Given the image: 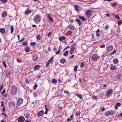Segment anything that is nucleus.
<instances>
[{"mask_svg": "<svg viewBox=\"0 0 122 122\" xmlns=\"http://www.w3.org/2000/svg\"><path fill=\"white\" fill-rule=\"evenodd\" d=\"M17 90L16 86L15 85H13L11 88V94L13 96L15 95L16 93Z\"/></svg>", "mask_w": 122, "mask_h": 122, "instance_id": "f257e3e1", "label": "nucleus"}, {"mask_svg": "<svg viewBox=\"0 0 122 122\" xmlns=\"http://www.w3.org/2000/svg\"><path fill=\"white\" fill-rule=\"evenodd\" d=\"M33 20L35 22H38L41 20V17L38 15H35L34 17Z\"/></svg>", "mask_w": 122, "mask_h": 122, "instance_id": "f03ea898", "label": "nucleus"}, {"mask_svg": "<svg viewBox=\"0 0 122 122\" xmlns=\"http://www.w3.org/2000/svg\"><path fill=\"white\" fill-rule=\"evenodd\" d=\"M115 113V112L113 110L109 111L106 112H105V114L106 116H108L109 115H112Z\"/></svg>", "mask_w": 122, "mask_h": 122, "instance_id": "7ed1b4c3", "label": "nucleus"}, {"mask_svg": "<svg viewBox=\"0 0 122 122\" xmlns=\"http://www.w3.org/2000/svg\"><path fill=\"white\" fill-rule=\"evenodd\" d=\"M23 101V99L21 98H18L17 102V106H18L21 105Z\"/></svg>", "mask_w": 122, "mask_h": 122, "instance_id": "20e7f679", "label": "nucleus"}, {"mask_svg": "<svg viewBox=\"0 0 122 122\" xmlns=\"http://www.w3.org/2000/svg\"><path fill=\"white\" fill-rule=\"evenodd\" d=\"M99 58L97 54H93L91 57V59L92 60H97Z\"/></svg>", "mask_w": 122, "mask_h": 122, "instance_id": "39448f33", "label": "nucleus"}, {"mask_svg": "<svg viewBox=\"0 0 122 122\" xmlns=\"http://www.w3.org/2000/svg\"><path fill=\"white\" fill-rule=\"evenodd\" d=\"M25 120L24 117L23 116H20L18 117L17 119V120L18 122H23Z\"/></svg>", "mask_w": 122, "mask_h": 122, "instance_id": "423d86ee", "label": "nucleus"}, {"mask_svg": "<svg viewBox=\"0 0 122 122\" xmlns=\"http://www.w3.org/2000/svg\"><path fill=\"white\" fill-rule=\"evenodd\" d=\"M92 11L91 10H88L86 11L85 13V14L87 16L88 18H89L91 15Z\"/></svg>", "mask_w": 122, "mask_h": 122, "instance_id": "0eeeda50", "label": "nucleus"}, {"mask_svg": "<svg viewBox=\"0 0 122 122\" xmlns=\"http://www.w3.org/2000/svg\"><path fill=\"white\" fill-rule=\"evenodd\" d=\"M113 92V90L112 89H110L108 90L106 92V96L107 97H109L112 94Z\"/></svg>", "mask_w": 122, "mask_h": 122, "instance_id": "6e6552de", "label": "nucleus"}, {"mask_svg": "<svg viewBox=\"0 0 122 122\" xmlns=\"http://www.w3.org/2000/svg\"><path fill=\"white\" fill-rule=\"evenodd\" d=\"M38 59V57L37 54H34L32 57V60L34 61H36Z\"/></svg>", "mask_w": 122, "mask_h": 122, "instance_id": "1a4fd4ad", "label": "nucleus"}, {"mask_svg": "<svg viewBox=\"0 0 122 122\" xmlns=\"http://www.w3.org/2000/svg\"><path fill=\"white\" fill-rule=\"evenodd\" d=\"M76 45L75 43L73 44L71 46L70 51L74 52V50L75 49V47H76Z\"/></svg>", "mask_w": 122, "mask_h": 122, "instance_id": "9d476101", "label": "nucleus"}, {"mask_svg": "<svg viewBox=\"0 0 122 122\" xmlns=\"http://www.w3.org/2000/svg\"><path fill=\"white\" fill-rule=\"evenodd\" d=\"M113 48V46H108L107 48V50L108 52H109L112 51Z\"/></svg>", "mask_w": 122, "mask_h": 122, "instance_id": "9b49d317", "label": "nucleus"}, {"mask_svg": "<svg viewBox=\"0 0 122 122\" xmlns=\"http://www.w3.org/2000/svg\"><path fill=\"white\" fill-rule=\"evenodd\" d=\"M47 17L50 20V21L51 22H54V20L53 18L51 17L50 15L48 14L47 15Z\"/></svg>", "mask_w": 122, "mask_h": 122, "instance_id": "f8f14e48", "label": "nucleus"}, {"mask_svg": "<svg viewBox=\"0 0 122 122\" xmlns=\"http://www.w3.org/2000/svg\"><path fill=\"white\" fill-rule=\"evenodd\" d=\"M43 113V110L37 113V116L40 117L42 115Z\"/></svg>", "mask_w": 122, "mask_h": 122, "instance_id": "ddd939ff", "label": "nucleus"}, {"mask_svg": "<svg viewBox=\"0 0 122 122\" xmlns=\"http://www.w3.org/2000/svg\"><path fill=\"white\" fill-rule=\"evenodd\" d=\"M75 21L80 26H81L82 24L81 21L78 19H76L75 20Z\"/></svg>", "mask_w": 122, "mask_h": 122, "instance_id": "4468645a", "label": "nucleus"}, {"mask_svg": "<svg viewBox=\"0 0 122 122\" xmlns=\"http://www.w3.org/2000/svg\"><path fill=\"white\" fill-rule=\"evenodd\" d=\"M9 107L10 108V107L13 106L15 105V103L14 102H11L8 103Z\"/></svg>", "mask_w": 122, "mask_h": 122, "instance_id": "2eb2a0df", "label": "nucleus"}, {"mask_svg": "<svg viewBox=\"0 0 122 122\" xmlns=\"http://www.w3.org/2000/svg\"><path fill=\"white\" fill-rule=\"evenodd\" d=\"M100 31V30L99 29L95 31V32L96 33V36L97 37H99L100 36V34L98 33Z\"/></svg>", "mask_w": 122, "mask_h": 122, "instance_id": "dca6fc26", "label": "nucleus"}, {"mask_svg": "<svg viewBox=\"0 0 122 122\" xmlns=\"http://www.w3.org/2000/svg\"><path fill=\"white\" fill-rule=\"evenodd\" d=\"M75 9L76 11H78L79 10V9L81 8V7H79L77 5H74Z\"/></svg>", "mask_w": 122, "mask_h": 122, "instance_id": "f3484780", "label": "nucleus"}, {"mask_svg": "<svg viewBox=\"0 0 122 122\" xmlns=\"http://www.w3.org/2000/svg\"><path fill=\"white\" fill-rule=\"evenodd\" d=\"M40 68V66L39 65H36L35 67L34 68V69L37 70L38 69Z\"/></svg>", "mask_w": 122, "mask_h": 122, "instance_id": "a211bd4d", "label": "nucleus"}, {"mask_svg": "<svg viewBox=\"0 0 122 122\" xmlns=\"http://www.w3.org/2000/svg\"><path fill=\"white\" fill-rule=\"evenodd\" d=\"M68 27L69 29L71 30H73L74 28V27L73 26L71 25H68Z\"/></svg>", "mask_w": 122, "mask_h": 122, "instance_id": "6ab92c4d", "label": "nucleus"}, {"mask_svg": "<svg viewBox=\"0 0 122 122\" xmlns=\"http://www.w3.org/2000/svg\"><path fill=\"white\" fill-rule=\"evenodd\" d=\"M66 61V59H65L62 58L60 59V62L62 64L65 63Z\"/></svg>", "mask_w": 122, "mask_h": 122, "instance_id": "aec40b11", "label": "nucleus"}, {"mask_svg": "<svg viewBox=\"0 0 122 122\" xmlns=\"http://www.w3.org/2000/svg\"><path fill=\"white\" fill-rule=\"evenodd\" d=\"M0 32L1 34H4L5 33V29L4 28L0 29Z\"/></svg>", "mask_w": 122, "mask_h": 122, "instance_id": "412c9836", "label": "nucleus"}, {"mask_svg": "<svg viewBox=\"0 0 122 122\" xmlns=\"http://www.w3.org/2000/svg\"><path fill=\"white\" fill-rule=\"evenodd\" d=\"M31 12V11L29 10L28 8H27L26 10L25 11V14L28 15L29 13H30Z\"/></svg>", "mask_w": 122, "mask_h": 122, "instance_id": "4be33fe9", "label": "nucleus"}, {"mask_svg": "<svg viewBox=\"0 0 122 122\" xmlns=\"http://www.w3.org/2000/svg\"><path fill=\"white\" fill-rule=\"evenodd\" d=\"M117 69V67L115 66H112L110 68L111 70H114Z\"/></svg>", "mask_w": 122, "mask_h": 122, "instance_id": "5701e85b", "label": "nucleus"}, {"mask_svg": "<svg viewBox=\"0 0 122 122\" xmlns=\"http://www.w3.org/2000/svg\"><path fill=\"white\" fill-rule=\"evenodd\" d=\"M113 63L115 64H117L118 62V61L117 58H115L113 60Z\"/></svg>", "mask_w": 122, "mask_h": 122, "instance_id": "b1692460", "label": "nucleus"}, {"mask_svg": "<svg viewBox=\"0 0 122 122\" xmlns=\"http://www.w3.org/2000/svg\"><path fill=\"white\" fill-rule=\"evenodd\" d=\"M79 18L82 20L85 21L86 20V19L85 18L84 16H80Z\"/></svg>", "mask_w": 122, "mask_h": 122, "instance_id": "393cba45", "label": "nucleus"}, {"mask_svg": "<svg viewBox=\"0 0 122 122\" xmlns=\"http://www.w3.org/2000/svg\"><path fill=\"white\" fill-rule=\"evenodd\" d=\"M68 51H65L63 53V56H67L68 55Z\"/></svg>", "mask_w": 122, "mask_h": 122, "instance_id": "a878e982", "label": "nucleus"}, {"mask_svg": "<svg viewBox=\"0 0 122 122\" xmlns=\"http://www.w3.org/2000/svg\"><path fill=\"white\" fill-rule=\"evenodd\" d=\"M6 16L7 14L6 12L5 11L3 12L2 13V16L3 17H5Z\"/></svg>", "mask_w": 122, "mask_h": 122, "instance_id": "bb28decb", "label": "nucleus"}, {"mask_svg": "<svg viewBox=\"0 0 122 122\" xmlns=\"http://www.w3.org/2000/svg\"><path fill=\"white\" fill-rule=\"evenodd\" d=\"M53 59V56H52L48 61L47 62L49 63H50L52 61Z\"/></svg>", "mask_w": 122, "mask_h": 122, "instance_id": "cd10ccee", "label": "nucleus"}, {"mask_svg": "<svg viewBox=\"0 0 122 122\" xmlns=\"http://www.w3.org/2000/svg\"><path fill=\"white\" fill-rule=\"evenodd\" d=\"M85 65L84 62L83 61L82 62L80 65V67L81 68H83Z\"/></svg>", "mask_w": 122, "mask_h": 122, "instance_id": "c85d7f7f", "label": "nucleus"}, {"mask_svg": "<svg viewBox=\"0 0 122 122\" xmlns=\"http://www.w3.org/2000/svg\"><path fill=\"white\" fill-rule=\"evenodd\" d=\"M78 66V65H77L74 67L73 70L75 72L77 71Z\"/></svg>", "mask_w": 122, "mask_h": 122, "instance_id": "c756f323", "label": "nucleus"}, {"mask_svg": "<svg viewBox=\"0 0 122 122\" xmlns=\"http://www.w3.org/2000/svg\"><path fill=\"white\" fill-rule=\"evenodd\" d=\"M36 38L37 40H40L41 39V37L39 35H38L36 37Z\"/></svg>", "mask_w": 122, "mask_h": 122, "instance_id": "7c9ffc66", "label": "nucleus"}, {"mask_svg": "<svg viewBox=\"0 0 122 122\" xmlns=\"http://www.w3.org/2000/svg\"><path fill=\"white\" fill-rule=\"evenodd\" d=\"M11 32L10 33H12L14 31V28L13 26H10Z\"/></svg>", "mask_w": 122, "mask_h": 122, "instance_id": "2f4dec72", "label": "nucleus"}, {"mask_svg": "<svg viewBox=\"0 0 122 122\" xmlns=\"http://www.w3.org/2000/svg\"><path fill=\"white\" fill-rule=\"evenodd\" d=\"M52 83H56L57 80L56 79H52L51 80Z\"/></svg>", "mask_w": 122, "mask_h": 122, "instance_id": "473e14b6", "label": "nucleus"}, {"mask_svg": "<svg viewBox=\"0 0 122 122\" xmlns=\"http://www.w3.org/2000/svg\"><path fill=\"white\" fill-rule=\"evenodd\" d=\"M24 50L26 52H28L30 51V49L28 47L25 49Z\"/></svg>", "mask_w": 122, "mask_h": 122, "instance_id": "72a5a7b5", "label": "nucleus"}, {"mask_svg": "<svg viewBox=\"0 0 122 122\" xmlns=\"http://www.w3.org/2000/svg\"><path fill=\"white\" fill-rule=\"evenodd\" d=\"M92 98L94 99H96L97 100V96L94 95L92 96Z\"/></svg>", "mask_w": 122, "mask_h": 122, "instance_id": "f704fd0d", "label": "nucleus"}, {"mask_svg": "<svg viewBox=\"0 0 122 122\" xmlns=\"http://www.w3.org/2000/svg\"><path fill=\"white\" fill-rule=\"evenodd\" d=\"M118 24V25H121L122 23V21L121 20H118L117 21Z\"/></svg>", "mask_w": 122, "mask_h": 122, "instance_id": "c9c22d12", "label": "nucleus"}, {"mask_svg": "<svg viewBox=\"0 0 122 122\" xmlns=\"http://www.w3.org/2000/svg\"><path fill=\"white\" fill-rule=\"evenodd\" d=\"M80 112H76V114H75V115L76 116H79L80 115Z\"/></svg>", "mask_w": 122, "mask_h": 122, "instance_id": "e433bc0d", "label": "nucleus"}, {"mask_svg": "<svg viewBox=\"0 0 122 122\" xmlns=\"http://www.w3.org/2000/svg\"><path fill=\"white\" fill-rule=\"evenodd\" d=\"M115 17L118 20H120V17L117 15H115Z\"/></svg>", "mask_w": 122, "mask_h": 122, "instance_id": "4c0bfd02", "label": "nucleus"}, {"mask_svg": "<svg viewBox=\"0 0 122 122\" xmlns=\"http://www.w3.org/2000/svg\"><path fill=\"white\" fill-rule=\"evenodd\" d=\"M37 85L36 84H35L33 88V89L34 90L36 89L37 87Z\"/></svg>", "mask_w": 122, "mask_h": 122, "instance_id": "58836bf2", "label": "nucleus"}, {"mask_svg": "<svg viewBox=\"0 0 122 122\" xmlns=\"http://www.w3.org/2000/svg\"><path fill=\"white\" fill-rule=\"evenodd\" d=\"M36 44V43L34 42H31L30 43V45L31 46H34Z\"/></svg>", "mask_w": 122, "mask_h": 122, "instance_id": "ea45409f", "label": "nucleus"}, {"mask_svg": "<svg viewBox=\"0 0 122 122\" xmlns=\"http://www.w3.org/2000/svg\"><path fill=\"white\" fill-rule=\"evenodd\" d=\"M76 96L78 97L80 99H81L82 98L80 94H77L76 95Z\"/></svg>", "mask_w": 122, "mask_h": 122, "instance_id": "a19ab883", "label": "nucleus"}, {"mask_svg": "<svg viewBox=\"0 0 122 122\" xmlns=\"http://www.w3.org/2000/svg\"><path fill=\"white\" fill-rule=\"evenodd\" d=\"M116 105L118 107H119L121 105V104L119 102H117L116 104Z\"/></svg>", "mask_w": 122, "mask_h": 122, "instance_id": "79ce46f5", "label": "nucleus"}, {"mask_svg": "<svg viewBox=\"0 0 122 122\" xmlns=\"http://www.w3.org/2000/svg\"><path fill=\"white\" fill-rule=\"evenodd\" d=\"M30 116V114L26 113V115L25 116V117L26 118H28Z\"/></svg>", "mask_w": 122, "mask_h": 122, "instance_id": "37998d69", "label": "nucleus"}, {"mask_svg": "<svg viewBox=\"0 0 122 122\" xmlns=\"http://www.w3.org/2000/svg\"><path fill=\"white\" fill-rule=\"evenodd\" d=\"M10 73L9 72H7L6 74V76L7 77H8L10 76Z\"/></svg>", "mask_w": 122, "mask_h": 122, "instance_id": "c03bdc74", "label": "nucleus"}, {"mask_svg": "<svg viewBox=\"0 0 122 122\" xmlns=\"http://www.w3.org/2000/svg\"><path fill=\"white\" fill-rule=\"evenodd\" d=\"M116 52V51L115 50H114L113 51V52L111 53H110L109 54V55H112L113 54H114L115 52Z\"/></svg>", "mask_w": 122, "mask_h": 122, "instance_id": "a18cd8bd", "label": "nucleus"}, {"mask_svg": "<svg viewBox=\"0 0 122 122\" xmlns=\"http://www.w3.org/2000/svg\"><path fill=\"white\" fill-rule=\"evenodd\" d=\"M27 43L26 42L24 41L23 42L22 44V45H24V46H25L27 45Z\"/></svg>", "mask_w": 122, "mask_h": 122, "instance_id": "49530a36", "label": "nucleus"}, {"mask_svg": "<svg viewBox=\"0 0 122 122\" xmlns=\"http://www.w3.org/2000/svg\"><path fill=\"white\" fill-rule=\"evenodd\" d=\"M3 64L4 66L6 68V66L5 62V61H3Z\"/></svg>", "mask_w": 122, "mask_h": 122, "instance_id": "de8ad7c7", "label": "nucleus"}, {"mask_svg": "<svg viewBox=\"0 0 122 122\" xmlns=\"http://www.w3.org/2000/svg\"><path fill=\"white\" fill-rule=\"evenodd\" d=\"M25 81L26 83L27 84L29 83V80L28 79H26L25 80Z\"/></svg>", "mask_w": 122, "mask_h": 122, "instance_id": "09e8293b", "label": "nucleus"}, {"mask_svg": "<svg viewBox=\"0 0 122 122\" xmlns=\"http://www.w3.org/2000/svg\"><path fill=\"white\" fill-rule=\"evenodd\" d=\"M64 92L66 94H68L69 93V92L68 91L66 90H64Z\"/></svg>", "mask_w": 122, "mask_h": 122, "instance_id": "8fccbe9b", "label": "nucleus"}, {"mask_svg": "<svg viewBox=\"0 0 122 122\" xmlns=\"http://www.w3.org/2000/svg\"><path fill=\"white\" fill-rule=\"evenodd\" d=\"M25 39L23 37L22 39L19 41V42H21L22 41L24 40Z\"/></svg>", "mask_w": 122, "mask_h": 122, "instance_id": "3c124183", "label": "nucleus"}, {"mask_svg": "<svg viewBox=\"0 0 122 122\" xmlns=\"http://www.w3.org/2000/svg\"><path fill=\"white\" fill-rule=\"evenodd\" d=\"M3 85H1L0 86V89L2 90L3 88Z\"/></svg>", "mask_w": 122, "mask_h": 122, "instance_id": "603ef678", "label": "nucleus"}, {"mask_svg": "<svg viewBox=\"0 0 122 122\" xmlns=\"http://www.w3.org/2000/svg\"><path fill=\"white\" fill-rule=\"evenodd\" d=\"M33 96L34 97H36L37 96V93H36V92H34L33 93Z\"/></svg>", "mask_w": 122, "mask_h": 122, "instance_id": "864d4df0", "label": "nucleus"}, {"mask_svg": "<svg viewBox=\"0 0 122 122\" xmlns=\"http://www.w3.org/2000/svg\"><path fill=\"white\" fill-rule=\"evenodd\" d=\"M51 32H49L47 34V36L48 37H50L51 36Z\"/></svg>", "mask_w": 122, "mask_h": 122, "instance_id": "5fc2aeb1", "label": "nucleus"}, {"mask_svg": "<svg viewBox=\"0 0 122 122\" xmlns=\"http://www.w3.org/2000/svg\"><path fill=\"white\" fill-rule=\"evenodd\" d=\"M60 51L58 50L57 52H56V54L57 55H58L59 54L60 52Z\"/></svg>", "mask_w": 122, "mask_h": 122, "instance_id": "6e6d98bb", "label": "nucleus"}, {"mask_svg": "<svg viewBox=\"0 0 122 122\" xmlns=\"http://www.w3.org/2000/svg\"><path fill=\"white\" fill-rule=\"evenodd\" d=\"M7 0H1V2L4 3H5L7 1Z\"/></svg>", "mask_w": 122, "mask_h": 122, "instance_id": "4d7b16f0", "label": "nucleus"}, {"mask_svg": "<svg viewBox=\"0 0 122 122\" xmlns=\"http://www.w3.org/2000/svg\"><path fill=\"white\" fill-rule=\"evenodd\" d=\"M117 5V4L116 3H115L112 4V7L114 6H116Z\"/></svg>", "mask_w": 122, "mask_h": 122, "instance_id": "13d9d810", "label": "nucleus"}, {"mask_svg": "<svg viewBox=\"0 0 122 122\" xmlns=\"http://www.w3.org/2000/svg\"><path fill=\"white\" fill-rule=\"evenodd\" d=\"M70 46H67V47L65 48V49H64L63 50H64V51H65L66 50V49L69 48V47H70Z\"/></svg>", "mask_w": 122, "mask_h": 122, "instance_id": "bf43d9fd", "label": "nucleus"}, {"mask_svg": "<svg viewBox=\"0 0 122 122\" xmlns=\"http://www.w3.org/2000/svg\"><path fill=\"white\" fill-rule=\"evenodd\" d=\"M53 51L55 52L57 50V49L56 48H53Z\"/></svg>", "mask_w": 122, "mask_h": 122, "instance_id": "052dcab7", "label": "nucleus"}, {"mask_svg": "<svg viewBox=\"0 0 122 122\" xmlns=\"http://www.w3.org/2000/svg\"><path fill=\"white\" fill-rule=\"evenodd\" d=\"M61 37L62 38V39L63 40H65L66 39V37L63 36H62Z\"/></svg>", "mask_w": 122, "mask_h": 122, "instance_id": "680f3d73", "label": "nucleus"}, {"mask_svg": "<svg viewBox=\"0 0 122 122\" xmlns=\"http://www.w3.org/2000/svg\"><path fill=\"white\" fill-rule=\"evenodd\" d=\"M74 56V55H72L71 56L69 57V58L70 59H71L73 58Z\"/></svg>", "mask_w": 122, "mask_h": 122, "instance_id": "e2e57ef3", "label": "nucleus"}, {"mask_svg": "<svg viewBox=\"0 0 122 122\" xmlns=\"http://www.w3.org/2000/svg\"><path fill=\"white\" fill-rule=\"evenodd\" d=\"M49 63H48L47 62L46 63V67H48L49 66Z\"/></svg>", "mask_w": 122, "mask_h": 122, "instance_id": "0e129e2a", "label": "nucleus"}, {"mask_svg": "<svg viewBox=\"0 0 122 122\" xmlns=\"http://www.w3.org/2000/svg\"><path fill=\"white\" fill-rule=\"evenodd\" d=\"M2 111L3 112H5V110L4 107L2 108Z\"/></svg>", "mask_w": 122, "mask_h": 122, "instance_id": "69168bd1", "label": "nucleus"}, {"mask_svg": "<svg viewBox=\"0 0 122 122\" xmlns=\"http://www.w3.org/2000/svg\"><path fill=\"white\" fill-rule=\"evenodd\" d=\"M5 92V89H4V90H3V92H1V94H3L4 93V92Z\"/></svg>", "mask_w": 122, "mask_h": 122, "instance_id": "338daca9", "label": "nucleus"}, {"mask_svg": "<svg viewBox=\"0 0 122 122\" xmlns=\"http://www.w3.org/2000/svg\"><path fill=\"white\" fill-rule=\"evenodd\" d=\"M72 119V118H68L67 119V120L68 121H71Z\"/></svg>", "mask_w": 122, "mask_h": 122, "instance_id": "774afa93", "label": "nucleus"}]
</instances>
